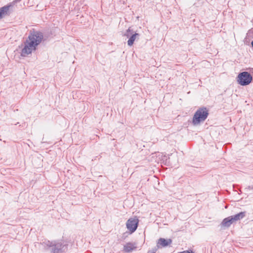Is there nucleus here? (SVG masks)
Masks as SVG:
<instances>
[{"mask_svg":"<svg viewBox=\"0 0 253 253\" xmlns=\"http://www.w3.org/2000/svg\"><path fill=\"white\" fill-rule=\"evenodd\" d=\"M139 34L136 32L131 35L127 41V44L128 46H131L133 44L135 40L136 39H139Z\"/></svg>","mask_w":253,"mask_h":253,"instance_id":"10","label":"nucleus"},{"mask_svg":"<svg viewBox=\"0 0 253 253\" xmlns=\"http://www.w3.org/2000/svg\"><path fill=\"white\" fill-rule=\"evenodd\" d=\"M43 39V33L39 31L31 30L27 39L24 42V47L21 51V56L26 57L35 51L37 46Z\"/></svg>","mask_w":253,"mask_h":253,"instance_id":"1","label":"nucleus"},{"mask_svg":"<svg viewBox=\"0 0 253 253\" xmlns=\"http://www.w3.org/2000/svg\"><path fill=\"white\" fill-rule=\"evenodd\" d=\"M139 220L136 217L129 218L126 223V226L130 233H133L138 227Z\"/></svg>","mask_w":253,"mask_h":253,"instance_id":"6","label":"nucleus"},{"mask_svg":"<svg viewBox=\"0 0 253 253\" xmlns=\"http://www.w3.org/2000/svg\"><path fill=\"white\" fill-rule=\"evenodd\" d=\"M172 242V241L171 239H165L164 238H160L158 240V243H157V246L158 247H160V246L162 247H164L168 246V245H170Z\"/></svg>","mask_w":253,"mask_h":253,"instance_id":"9","label":"nucleus"},{"mask_svg":"<svg viewBox=\"0 0 253 253\" xmlns=\"http://www.w3.org/2000/svg\"><path fill=\"white\" fill-rule=\"evenodd\" d=\"M209 111L205 107L199 108L195 113L193 119L192 124L196 126L200 123L205 121L209 116Z\"/></svg>","mask_w":253,"mask_h":253,"instance_id":"2","label":"nucleus"},{"mask_svg":"<svg viewBox=\"0 0 253 253\" xmlns=\"http://www.w3.org/2000/svg\"><path fill=\"white\" fill-rule=\"evenodd\" d=\"M42 245L47 249H49L51 253H60L64 247L63 244L59 241H45Z\"/></svg>","mask_w":253,"mask_h":253,"instance_id":"3","label":"nucleus"},{"mask_svg":"<svg viewBox=\"0 0 253 253\" xmlns=\"http://www.w3.org/2000/svg\"><path fill=\"white\" fill-rule=\"evenodd\" d=\"M155 157H158L159 158H161L162 157V155L161 153H157L155 154V156L153 155L151 157V158H154Z\"/></svg>","mask_w":253,"mask_h":253,"instance_id":"12","label":"nucleus"},{"mask_svg":"<svg viewBox=\"0 0 253 253\" xmlns=\"http://www.w3.org/2000/svg\"><path fill=\"white\" fill-rule=\"evenodd\" d=\"M156 250H153V251H149L148 253H155Z\"/></svg>","mask_w":253,"mask_h":253,"instance_id":"15","label":"nucleus"},{"mask_svg":"<svg viewBox=\"0 0 253 253\" xmlns=\"http://www.w3.org/2000/svg\"><path fill=\"white\" fill-rule=\"evenodd\" d=\"M178 253H193L192 251H184L183 252H179Z\"/></svg>","mask_w":253,"mask_h":253,"instance_id":"13","label":"nucleus"},{"mask_svg":"<svg viewBox=\"0 0 253 253\" xmlns=\"http://www.w3.org/2000/svg\"><path fill=\"white\" fill-rule=\"evenodd\" d=\"M236 79L238 84L242 86H246L252 83L253 77L250 73L244 71L240 73L238 75Z\"/></svg>","mask_w":253,"mask_h":253,"instance_id":"5","label":"nucleus"},{"mask_svg":"<svg viewBox=\"0 0 253 253\" xmlns=\"http://www.w3.org/2000/svg\"><path fill=\"white\" fill-rule=\"evenodd\" d=\"M136 248V245L135 243H127L124 246V251L126 253L131 252L133 250Z\"/></svg>","mask_w":253,"mask_h":253,"instance_id":"8","label":"nucleus"},{"mask_svg":"<svg viewBox=\"0 0 253 253\" xmlns=\"http://www.w3.org/2000/svg\"><path fill=\"white\" fill-rule=\"evenodd\" d=\"M251 45L253 47V41L251 42Z\"/></svg>","mask_w":253,"mask_h":253,"instance_id":"16","label":"nucleus"},{"mask_svg":"<svg viewBox=\"0 0 253 253\" xmlns=\"http://www.w3.org/2000/svg\"><path fill=\"white\" fill-rule=\"evenodd\" d=\"M246 189H249V190H253V186H249Z\"/></svg>","mask_w":253,"mask_h":253,"instance_id":"14","label":"nucleus"},{"mask_svg":"<svg viewBox=\"0 0 253 253\" xmlns=\"http://www.w3.org/2000/svg\"><path fill=\"white\" fill-rule=\"evenodd\" d=\"M135 32V31H134L132 29H131L130 27H129L127 30H126V31L124 34V36L126 37L127 38L129 39V37L131 36V35L134 34Z\"/></svg>","mask_w":253,"mask_h":253,"instance_id":"11","label":"nucleus"},{"mask_svg":"<svg viewBox=\"0 0 253 253\" xmlns=\"http://www.w3.org/2000/svg\"><path fill=\"white\" fill-rule=\"evenodd\" d=\"M245 215L246 212H241L234 215L228 216L222 220L221 226L223 227H229L233 223L243 218Z\"/></svg>","mask_w":253,"mask_h":253,"instance_id":"4","label":"nucleus"},{"mask_svg":"<svg viewBox=\"0 0 253 253\" xmlns=\"http://www.w3.org/2000/svg\"><path fill=\"white\" fill-rule=\"evenodd\" d=\"M10 5H6L0 8V19L6 15H9Z\"/></svg>","mask_w":253,"mask_h":253,"instance_id":"7","label":"nucleus"}]
</instances>
